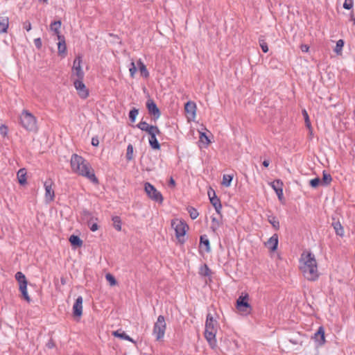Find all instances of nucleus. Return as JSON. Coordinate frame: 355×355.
<instances>
[{
  "label": "nucleus",
  "mask_w": 355,
  "mask_h": 355,
  "mask_svg": "<svg viewBox=\"0 0 355 355\" xmlns=\"http://www.w3.org/2000/svg\"><path fill=\"white\" fill-rule=\"evenodd\" d=\"M300 269L305 279L316 281L319 277L317 261L311 252H303L300 259Z\"/></svg>",
  "instance_id": "1"
},
{
  "label": "nucleus",
  "mask_w": 355,
  "mask_h": 355,
  "mask_svg": "<svg viewBox=\"0 0 355 355\" xmlns=\"http://www.w3.org/2000/svg\"><path fill=\"white\" fill-rule=\"evenodd\" d=\"M71 168L73 173L86 178L94 184H98V180L96 177L94 171L90 164L82 156L73 154L70 160Z\"/></svg>",
  "instance_id": "2"
},
{
  "label": "nucleus",
  "mask_w": 355,
  "mask_h": 355,
  "mask_svg": "<svg viewBox=\"0 0 355 355\" xmlns=\"http://www.w3.org/2000/svg\"><path fill=\"white\" fill-rule=\"evenodd\" d=\"M20 124L27 131L36 132L38 130L36 117L26 110H24L19 116Z\"/></svg>",
  "instance_id": "3"
},
{
  "label": "nucleus",
  "mask_w": 355,
  "mask_h": 355,
  "mask_svg": "<svg viewBox=\"0 0 355 355\" xmlns=\"http://www.w3.org/2000/svg\"><path fill=\"white\" fill-rule=\"evenodd\" d=\"M171 224L172 226H175L174 229L177 239L180 243H184L185 241L184 236L189 229L188 225L184 221L179 220H173Z\"/></svg>",
  "instance_id": "4"
},
{
  "label": "nucleus",
  "mask_w": 355,
  "mask_h": 355,
  "mask_svg": "<svg viewBox=\"0 0 355 355\" xmlns=\"http://www.w3.org/2000/svg\"><path fill=\"white\" fill-rule=\"evenodd\" d=\"M137 127L142 131H145L150 136L149 143L152 148L155 149V126L148 124L146 121H141Z\"/></svg>",
  "instance_id": "5"
},
{
  "label": "nucleus",
  "mask_w": 355,
  "mask_h": 355,
  "mask_svg": "<svg viewBox=\"0 0 355 355\" xmlns=\"http://www.w3.org/2000/svg\"><path fill=\"white\" fill-rule=\"evenodd\" d=\"M82 61L83 58L80 55H77L73 60L72 67V76H76V78L84 79L85 73L81 67Z\"/></svg>",
  "instance_id": "6"
},
{
  "label": "nucleus",
  "mask_w": 355,
  "mask_h": 355,
  "mask_svg": "<svg viewBox=\"0 0 355 355\" xmlns=\"http://www.w3.org/2000/svg\"><path fill=\"white\" fill-rule=\"evenodd\" d=\"M73 85L78 92V96L85 99L89 96V90L87 89L85 85L83 83V79L76 78L73 81Z\"/></svg>",
  "instance_id": "7"
},
{
  "label": "nucleus",
  "mask_w": 355,
  "mask_h": 355,
  "mask_svg": "<svg viewBox=\"0 0 355 355\" xmlns=\"http://www.w3.org/2000/svg\"><path fill=\"white\" fill-rule=\"evenodd\" d=\"M248 295L239 296L236 300V309L241 312H249L251 309L250 304L248 302Z\"/></svg>",
  "instance_id": "8"
},
{
  "label": "nucleus",
  "mask_w": 355,
  "mask_h": 355,
  "mask_svg": "<svg viewBox=\"0 0 355 355\" xmlns=\"http://www.w3.org/2000/svg\"><path fill=\"white\" fill-rule=\"evenodd\" d=\"M166 329V324L165 318L163 315H159L157 318V340L164 336Z\"/></svg>",
  "instance_id": "9"
},
{
  "label": "nucleus",
  "mask_w": 355,
  "mask_h": 355,
  "mask_svg": "<svg viewBox=\"0 0 355 355\" xmlns=\"http://www.w3.org/2000/svg\"><path fill=\"white\" fill-rule=\"evenodd\" d=\"M53 181L51 179L46 180L44 182V187L45 189V198L49 202H52L55 198V193L52 188Z\"/></svg>",
  "instance_id": "10"
},
{
  "label": "nucleus",
  "mask_w": 355,
  "mask_h": 355,
  "mask_svg": "<svg viewBox=\"0 0 355 355\" xmlns=\"http://www.w3.org/2000/svg\"><path fill=\"white\" fill-rule=\"evenodd\" d=\"M208 196L210 200L211 204L214 207L217 214H220L222 209V205L220 199L216 196V193L213 189L208 191Z\"/></svg>",
  "instance_id": "11"
},
{
  "label": "nucleus",
  "mask_w": 355,
  "mask_h": 355,
  "mask_svg": "<svg viewBox=\"0 0 355 355\" xmlns=\"http://www.w3.org/2000/svg\"><path fill=\"white\" fill-rule=\"evenodd\" d=\"M205 330L217 332L218 322L214 319V317L211 313H208L207 315Z\"/></svg>",
  "instance_id": "12"
},
{
  "label": "nucleus",
  "mask_w": 355,
  "mask_h": 355,
  "mask_svg": "<svg viewBox=\"0 0 355 355\" xmlns=\"http://www.w3.org/2000/svg\"><path fill=\"white\" fill-rule=\"evenodd\" d=\"M313 339L318 346H322L325 343L324 329L323 327H320L318 331L314 334Z\"/></svg>",
  "instance_id": "13"
},
{
  "label": "nucleus",
  "mask_w": 355,
  "mask_h": 355,
  "mask_svg": "<svg viewBox=\"0 0 355 355\" xmlns=\"http://www.w3.org/2000/svg\"><path fill=\"white\" fill-rule=\"evenodd\" d=\"M83 297L78 296L73 306V314L74 316L80 317L83 314Z\"/></svg>",
  "instance_id": "14"
},
{
  "label": "nucleus",
  "mask_w": 355,
  "mask_h": 355,
  "mask_svg": "<svg viewBox=\"0 0 355 355\" xmlns=\"http://www.w3.org/2000/svg\"><path fill=\"white\" fill-rule=\"evenodd\" d=\"M279 239L277 234H274L266 243V246L271 252L277 250L278 247Z\"/></svg>",
  "instance_id": "15"
},
{
  "label": "nucleus",
  "mask_w": 355,
  "mask_h": 355,
  "mask_svg": "<svg viewBox=\"0 0 355 355\" xmlns=\"http://www.w3.org/2000/svg\"><path fill=\"white\" fill-rule=\"evenodd\" d=\"M58 39L59 40L58 43V55L64 58L67 54V46L65 43V38L63 35H58Z\"/></svg>",
  "instance_id": "16"
},
{
  "label": "nucleus",
  "mask_w": 355,
  "mask_h": 355,
  "mask_svg": "<svg viewBox=\"0 0 355 355\" xmlns=\"http://www.w3.org/2000/svg\"><path fill=\"white\" fill-rule=\"evenodd\" d=\"M217 332L205 330V337L210 347L214 349L216 346V335Z\"/></svg>",
  "instance_id": "17"
},
{
  "label": "nucleus",
  "mask_w": 355,
  "mask_h": 355,
  "mask_svg": "<svg viewBox=\"0 0 355 355\" xmlns=\"http://www.w3.org/2000/svg\"><path fill=\"white\" fill-rule=\"evenodd\" d=\"M283 183L281 180H275L271 183L272 188L275 190L278 198L281 200L283 198Z\"/></svg>",
  "instance_id": "18"
},
{
  "label": "nucleus",
  "mask_w": 355,
  "mask_h": 355,
  "mask_svg": "<svg viewBox=\"0 0 355 355\" xmlns=\"http://www.w3.org/2000/svg\"><path fill=\"white\" fill-rule=\"evenodd\" d=\"M184 110L187 114H189L191 116L194 117L196 115V105L192 101H188L185 104Z\"/></svg>",
  "instance_id": "19"
},
{
  "label": "nucleus",
  "mask_w": 355,
  "mask_h": 355,
  "mask_svg": "<svg viewBox=\"0 0 355 355\" xmlns=\"http://www.w3.org/2000/svg\"><path fill=\"white\" fill-rule=\"evenodd\" d=\"M200 246L202 248L205 247V250L207 252H209L211 251L210 243L209 240L207 235H202L200 237Z\"/></svg>",
  "instance_id": "20"
},
{
  "label": "nucleus",
  "mask_w": 355,
  "mask_h": 355,
  "mask_svg": "<svg viewBox=\"0 0 355 355\" xmlns=\"http://www.w3.org/2000/svg\"><path fill=\"white\" fill-rule=\"evenodd\" d=\"M144 189L150 198L155 199V187L153 185L149 182H146Z\"/></svg>",
  "instance_id": "21"
},
{
  "label": "nucleus",
  "mask_w": 355,
  "mask_h": 355,
  "mask_svg": "<svg viewBox=\"0 0 355 355\" xmlns=\"http://www.w3.org/2000/svg\"><path fill=\"white\" fill-rule=\"evenodd\" d=\"M18 182L21 185L26 184V171L25 168H20L17 174Z\"/></svg>",
  "instance_id": "22"
},
{
  "label": "nucleus",
  "mask_w": 355,
  "mask_h": 355,
  "mask_svg": "<svg viewBox=\"0 0 355 355\" xmlns=\"http://www.w3.org/2000/svg\"><path fill=\"white\" fill-rule=\"evenodd\" d=\"M9 26V19L7 17H0V34L7 32Z\"/></svg>",
  "instance_id": "23"
},
{
  "label": "nucleus",
  "mask_w": 355,
  "mask_h": 355,
  "mask_svg": "<svg viewBox=\"0 0 355 355\" xmlns=\"http://www.w3.org/2000/svg\"><path fill=\"white\" fill-rule=\"evenodd\" d=\"M61 27V21L60 20L52 22L50 25V29L54 32L58 37V35H61L60 33V28Z\"/></svg>",
  "instance_id": "24"
},
{
  "label": "nucleus",
  "mask_w": 355,
  "mask_h": 355,
  "mask_svg": "<svg viewBox=\"0 0 355 355\" xmlns=\"http://www.w3.org/2000/svg\"><path fill=\"white\" fill-rule=\"evenodd\" d=\"M112 335L115 337L120 338L123 340H128L130 342H134L133 340L127 335L124 331H121V330L115 331L112 333Z\"/></svg>",
  "instance_id": "25"
},
{
  "label": "nucleus",
  "mask_w": 355,
  "mask_h": 355,
  "mask_svg": "<svg viewBox=\"0 0 355 355\" xmlns=\"http://www.w3.org/2000/svg\"><path fill=\"white\" fill-rule=\"evenodd\" d=\"M69 241L71 245L74 247H80L83 245V241L76 235H71L69 237Z\"/></svg>",
  "instance_id": "26"
},
{
  "label": "nucleus",
  "mask_w": 355,
  "mask_h": 355,
  "mask_svg": "<svg viewBox=\"0 0 355 355\" xmlns=\"http://www.w3.org/2000/svg\"><path fill=\"white\" fill-rule=\"evenodd\" d=\"M332 181V178L331 175L328 173H327L325 171L322 173V179L320 180L321 184L324 186H327L330 184V183Z\"/></svg>",
  "instance_id": "27"
},
{
  "label": "nucleus",
  "mask_w": 355,
  "mask_h": 355,
  "mask_svg": "<svg viewBox=\"0 0 355 355\" xmlns=\"http://www.w3.org/2000/svg\"><path fill=\"white\" fill-rule=\"evenodd\" d=\"M15 279L19 283V286H21L24 283L27 285L28 282L25 275L21 272H17L15 274Z\"/></svg>",
  "instance_id": "28"
},
{
  "label": "nucleus",
  "mask_w": 355,
  "mask_h": 355,
  "mask_svg": "<svg viewBox=\"0 0 355 355\" xmlns=\"http://www.w3.org/2000/svg\"><path fill=\"white\" fill-rule=\"evenodd\" d=\"M332 226L334 227V229L335 230L336 234L338 236H343L344 234V230L340 222H336L332 223Z\"/></svg>",
  "instance_id": "29"
},
{
  "label": "nucleus",
  "mask_w": 355,
  "mask_h": 355,
  "mask_svg": "<svg viewBox=\"0 0 355 355\" xmlns=\"http://www.w3.org/2000/svg\"><path fill=\"white\" fill-rule=\"evenodd\" d=\"M199 274L204 277H209L211 275V271L207 264H204L200 268Z\"/></svg>",
  "instance_id": "30"
},
{
  "label": "nucleus",
  "mask_w": 355,
  "mask_h": 355,
  "mask_svg": "<svg viewBox=\"0 0 355 355\" xmlns=\"http://www.w3.org/2000/svg\"><path fill=\"white\" fill-rule=\"evenodd\" d=\"M19 288L23 298L28 302H30L31 298L27 292V285H26L25 283H24L23 285L21 286H19Z\"/></svg>",
  "instance_id": "31"
},
{
  "label": "nucleus",
  "mask_w": 355,
  "mask_h": 355,
  "mask_svg": "<svg viewBox=\"0 0 355 355\" xmlns=\"http://www.w3.org/2000/svg\"><path fill=\"white\" fill-rule=\"evenodd\" d=\"M268 220L276 230L279 229V222L276 216H270Z\"/></svg>",
  "instance_id": "32"
},
{
  "label": "nucleus",
  "mask_w": 355,
  "mask_h": 355,
  "mask_svg": "<svg viewBox=\"0 0 355 355\" xmlns=\"http://www.w3.org/2000/svg\"><path fill=\"white\" fill-rule=\"evenodd\" d=\"M146 106L148 107V112L150 114L153 115H155V103L153 99H148L146 103Z\"/></svg>",
  "instance_id": "33"
},
{
  "label": "nucleus",
  "mask_w": 355,
  "mask_h": 355,
  "mask_svg": "<svg viewBox=\"0 0 355 355\" xmlns=\"http://www.w3.org/2000/svg\"><path fill=\"white\" fill-rule=\"evenodd\" d=\"M220 223L218 219H216L215 217H211V224L210 228L213 232L216 233L218 229L220 227Z\"/></svg>",
  "instance_id": "34"
},
{
  "label": "nucleus",
  "mask_w": 355,
  "mask_h": 355,
  "mask_svg": "<svg viewBox=\"0 0 355 355\" xmlns=\"http://www.w3.org/2000/svg\"><path fill=\"white\" fill-rule=\"evenodd\" d=\"M187 210L189 212L191 218L193 220L197 218L198 216H199V213H198V210L193 207L189 206L187 208Z\"/></svg>",
  "instance_id": "35"
},
{
  "label": "nucleus",
  "mask_w": 355,
  "mask_h": 355,
  "mask_svg": "<svg viewBox=\"0 0 355 355\" xmlns=\"http://www.w3.org/2000/svg\"><path fill=\"white\" fill-rule=\"evenodd\" d=\"M232 180H233L232 175H224L223 176L222 184L226 187H228L230 186Z\"/></svg>",
  "instance_id": "36"
},
{
  "label": "nucleus",
  "mask_w": 355,
  "mask_h": 355,
  "mask_svg": "<svg viewBox=\"0 0 355 355\" xmlns=\"http://www.w3.org/2000/svg\"><path fill=\"white\" fill-rule=\"evenodd\" d=\"M112 221H113V225L114 227L118 230L120 231L121 230V220L119 216H114L112 217Z\"/></svg>",
  "instance_id": "37"
},
{
  "label": "nucleus",
  "mask_w": 355,
  "mask_h": 355,
  "mask_svg": "<svg viewBox=\"0 0 355 355\" xmlns=\"http://www.w3.org/2000/svg\"><path fill=\"white\" fill-rule=\"evenodd\" d=\"M344 46V41L343 40H339L336 42V47L334 49V51L336 54H341L343 47Z\"/></svg>",
  "instance_id": "38"
},
{
  "label": "nucleus",
  "mask_w": 355,
  "mask_h": 355,
  "mask_svg": "<svg viewBox=\"0 0 355 355\" xmlns=\"http://www.w3.org/2000/svg\"><path fill=\"white\" fill-rule=\"evenodd\" d=\"M139 110L136 108L132 109L129 112V119L132 122H135Z\"/></svg>",
  "instance_id": "39"
},
{
  "label": "nucleus",
  "mask_w": 355,
  "mask_h": 355,
  "mask_svg": "<svg viewBox=\"0 0 355 355\" xmlns=\"http://www.w3.org/2000/svg\"><path fill=\"white\" fill-rule=\"evenodd\" d=\"M139 64L141 75L144 77H147L148 76V72L146 69V66L141 61L139 62Z\"/></svg>",
  "instance_id": "40"
},
{
  "label": "nucleus",
  "mask_w": 355,
  "mask_h": 355,
  "mask_svg": "<svg viewBox=\"0 0 355 355\" xmlns=\"http://www.w3.org/2000/svg\"><path fill=\"white\" fill-rule=\"evenodd\" d=\"M133 154V146L131 144H129L127 147V153H126V158L128 160H131L132 159Z\"/></svg>",
  "instance_id": "41"
},
{
  "label": "nucleus",
  "mask_w": 355,
  "mask_h": 355,
  "mask_svg": "<svg viewBox=\"0 0 355 355\" xmlns=\"http://www.w3.org/2000/svg\"><path fill=\"white\" fill-rule=\"evenodd\" d=\"M200 141L202 143H205L206 145H208L210 143V140L209 139L205 132H200Z\"/></svg>",
  "instance_id": "42"
},
{
  "label": "nucleus",
  "mask_w": 355,
  "mask_h": 355,
  "mask_svg": "<svg viewBox=\"0 0 355 355\" xmlns=\"http://www.w3.org/2000/svg\"><path fill=\"white\" fill-rule=\"evenodd\" d=\"M302 115L304 117L305 123H306V127L308 128L311 129V122H310V120H309V118L308 113L306 111V110H302Z\"/></svg>",
  "instance_id": "43"
},
{
  "label": "nucleus",
  "mask_w": 355,
  "mask_h": 355,
  "mask_svg": "<svg viewBox=\"0 0 355 355\" xmlns=\"http://www.w3.org/2000/svg\"><path fill=\"white\" fill-rule=\"evenodd\" d=\"M321 183L320 179L319 178H315L310 180L309 184L313 188H316Z\"/></svg>",
  "instance_id": "44"
},
{
  "label": "nucleus",
  "mask_w": 355,
  "mask_h": 355,
  "mask_svg": "<svg viewBox=\"0 0 355 355\" xmlns=\"http://www.w3.org/2000/svg\"><path fill=\"white\" fill-rule=\"evenodd\" d=\"M354 0H345L343 3V8L346 10H350L353 8Z\"/></svg>",
  "instance_id": "45"
},
{
  "label": "nucleus",
  "mask_w": 355,
  "mask_h": 355,
  "mask_svg": "<svg viewBox=\"0 0 355 355\" xmlns=\"http://www.w3.org/2000/svg\"><path fill=\"white\" fill-rule=\"evenodd\" d=\"M106 279L110 282V285L113 286L116 284V279L111 274L106 275Z\"/></svg>",
  "instance_id": "46"
},
{
  "label": "nucleus",
  "mask_w": 355,
  "mask_h": 355,
  "mask_svg": "<svg viewBox=\"0 0 355 355\" xmlns=\"http://www.w3.org/2000/svg\"><path fill=\"white\" fill-rule=\"evenodd\" d=\"M129 71H130V76L134 77V75L137 71V67H136L134 62H132L130 63V67L129 68Z\"/></svg>",
  "instance_id": "47"
},
{
  "label": "nucleus",
  "mask_w": 355,
  "mask_h": 355,
  "mask_svg": "<svg viewBox=\"0 0 355 355\" xmlns=\"http://www.w3.org/2000/svg\"><path fill=\"white\" fill-rule=\"evenodd\" d=\"M34 44L35 46V47L40 50L42 46V40L41 38L38 37V38H35L34 40Z\"/></svg>",
  "instance_id": "48"
},
{
  "label": "nucleus",
  "mask_w": 355,
  "mask_h": 355,
  "mask_svg": "<svg viewBox=\"0 0 355 355\" xmlns=\"http://www.w3.org/2000/svg\"><path fill=\"white\" fill-rule=\"evenodd\" d=\"M260 46H261L263 52L267 53L268 51V44H267V43L266 42L261 41L260 42Z\"/></svg>",
  "instance_id": "49"
},
{
  "label": "nucleus",
  "mask_w": 355,
  "mask_h": 355,
  "mask_svg": "<svg viewBox=\"0 0 355 355\" xmlns=\"http://www.w3.org/2000/svg\"><path fill=\"white\" fill-rule=\"evenodd\" d=\"M23 28L27 31H31L32 28L31 23L29 21H24L23 23Z\"/></svg>",
  "instance_id": "50"
},
{
  "label": "nucleus",
  "mask_w": 355,
  "mask_h": 355,
  "mask_svg": "<svg viewBox=\"0 0 355 355\" xmlns=\"http://www.w3.org/2000/svg\"><path fill=\"white\" fill-rule=\"evenodd\" d=\"M88 225L89 226V229L92 232H95L98 229V225L97 223L91 224L90 222L88 223Z\"/></svg>",
  "instance_id": "51"
},
{
  "label": "nucleus",
  "mask_w": 355,
  "mask_h": 355,
  "mask_svg": "<svg viewBox=\"0 0 355 355\" xmlns=\"http://www.w3.org/2000/svg\"><path fill=\"white\" fill-rule=\"evenodd\" d=\"M164 198L162 196V194L157 191V202H159V204H162L163 202Z\"/></svg>",
  "instance_id": "52"
},
{
  "label": "nucleus",
  "mask_w": 355,
  "mask_h": 355,
  "mask_svg": "<svg viewBox=\"0 0 355 355\" xmlns=\"http://www.w3.org/2000/svg\"><path fill=\"white\" fill-rule=\"evenodd\" d=\"M300 49L302 52L306 53L309 51V46L307 44H302L300 46Z\"/></svg>",
  "instance_id": "53"
},
{
  "label": "nucleus",
  "mask_w": 355,
  "mask_h": 355,
  "mask_svg": "<svg viewBox=\"0 0 355 355\" xmlns=\"http://www.w3.org/2000/svg\"><path fill=\"white\" fill-rule=\"evenodd\" d=\"M0 132L1 135L6 136L7 134V127L5 125H1L0 128Z\"/></svg>",
  "instance_id": "54"
},
{
  "label": "nucleus",
  "mask_w": 355,
  "mask_h": 355,
  "mask_svg": "<svg viewBox=\"0 0 355 355\" xmlns=\"http://www.w3.org/2000/svg\"><path fill=\"white\" fill-rule=\"evenodd\" d=\"M99 144V141H98V138L96 137H93L92 139V144L94 146H97Z\"/></svg>",
  "instance_id": "55"
},
{
  "label": "nucleus",
  "mask_w": 355,
  "mask_h": 355,
  "mask_svg": "<svg viewBox=\"0 0 355 355\" xmlns=\"http://www.w3.org/2000/svg\"><path fill=\"white\" fill-rule=\"evenodd\" d=\"M168 184L170 187H174L175 186V182L172 177H171V178H170Z\"/></svg>",
  "instance_id": "56"
},
{
  "label": "nucleus",
  "mask_w": 355,
  "mask_h": 355,
  "mask_svg": "<svg viewBox=\"0 0 355 355\" xmlns=\"http://www.w3.org/2000/svg\"><path fill=\"white\" fill-rule=\"evenodd\" d=\"M262 164H263V166L264 167H268V166H269V164H270V161H269V160H268V159H265V160L263 162Z\"/></svg>",
  "instance_id": "57"
},
{
  "label": "nucleus",
  "mask_w": 355,
  "mask_h": 355,
  "mask_svg": "<svg viewBox=\"0 0 355 355\" xmlns=\"http://www.w3.org/2000/svg\"><path fill=\"white\" fill-rule=\"evenodd\" d=\"M83 214H84V216H91V213L87 210H85L83 211Z\"/></svg>",
  "instance_id": "58"
},
{
  "label": "nucleus",
  "mask_w": 355,
  "mask_h": 355,
  "mask_svg": "<svg viewBox=\"0 0 355 355\" xmlns=\"http://www.w3.org/2000/svg\"><path fill=\"white\" fill-rule=\"evenodd\" d=\"M159 115H160V111L158 109V107H157V119L159 116Z\"/></svg>",
  "instance_id": "59"
},
{
  "label": "nucleus",
  "mask_w": 355,
  "mask_h": 355,
  "mask_svg": "<svg viewBox=\"0 0 355 355\" xmlns=\"http://www.w3.org/2000/svg\"><path fill=\"white\" fill-rule=\"evenodd\" d=\"M160 148V144H159L158 141L157 140V150H159Z\"/></svg>",
  "instance_id": "60"
},
{
  "label": "nucleus",
  "mask_w": 355,
  "mask_h": 355,
  "mask_svg": "<svg viewBox=\"0 0 355 355\" xmlns=\"http://www.w3.org/2000/svg\"><path fill=\"white\" fill-rule=\"evenodd\" d=\"M153 333H155V325H154V327H153Z\"/></svg>",
  "instance_id": "61"
},
{
  "label": "nucleus",
  "mask_w": 355,
  "mask_h": 355,
  "mask_svg": "<svg viewBox=\"0 0 355 355\" xmlns=\"http://www.w3.org/2000/svg\"><path fill=\"white\" fill-rule=\"evenodd\" d=\"M40 1H43L44 3H46L48 0H39Z\"/></svg>",
  "instance_id": "62"
},
{
  "label": "nucleus",
  "mask_w": 355,
  "mask_h": 355,
  "mask_svg": "<svg viewBox=\"0 0 355 355\" xmlns=\"http://www.w3.org/2000/svg\"><path fill=\"white\" fill-rule=\"evenodd\" d=\"M61 282H62V284H64V280L63 279H61Z\"/></svg>",
  "instance_id": "63"
},
{
  "label": "nucleus",
  "mask_w": 355,
  "mask_h": 355,
  "mask_svg": "<svg viewBox=\"0 0 355 355\" xmlns=\"http://www.w3.org/2000/svg\"><path fill=\"white\" fill-rule=\"evenodd\" d=\"M354 24L355 25V18H353Z\"/></svg>",
  "instance_id": "64"
}]
</instances>
